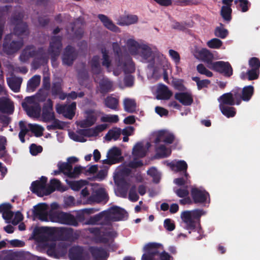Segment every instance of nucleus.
<instances>
[{"label": "nucleus", "mask_w": 260, "mask_h": 260, "mask_svg": "<svg viewBox=\"0 0 260 260\" xmlns=\"http://www.w3.org/2000/svg\"><path fill=\"white\" fill-rule=\"evenodd\" d=\"M126 47L129 53L143 62H149L153 59L151 48L147 45H140L133 39L126 41Z\"/></svg>", "instance_id": "f257e3e1"}, {"label": "nucleus", "mask_w": 260, "mask_h": 260, "mask_svg": "<svg viewBox=\"0 0 260 260\" xmlns=\"http://www.w3.org/2000/svg\"><path fill=\"white\" fill-rule=\"evenodd\" d=\"M46 181L47 178L42 177L40 180L33 182L30 187L31 190L38 196L42 197L49 194L55 190L63 191L67 189L66 187L61 186L60 181L58 180L55 179L51 180L50 184L48 186L46 185Z\"/></svg>", "instance_id": "f03ea898"}, {"label": "nucleus", "mask_w": 260, "mask_h": 260, "mask_svg": "<svg viewBox=\"0 0 260 260\" xmlns=\"http://www.w3.org/2000/svg\"><path fill=\"white\" fill-rule=\"evenodd\" d=\"M145 253L142 260H171V256L164 251L161 245L150 243L144 247Z\"/></svg>", "instance_id": "7ed1b4c3"}, {"label": "nucleus", "mask_w": 260, "mask_h": 260, "mask_svg": "<svg viewBox=\"0 0 260 260\" xmlns=\"http://www.w3.org/2000/svg\"><path fill=\"white\" fill-rule=\"evenodd\" d=\"M78 158L71 156L67 158V162H59L57 164L58 169L65 175L70 178H76L81 174L82 168L80 166H76L72 169V165L77 162Z\"/></svg>", "instance_id": "20e7f679"}, {"label": "nucleus", "mask_w": 260, "mask_h": 260, "mask_svg": "<svg viewBox=\"0 0 260 260\" xmlns=\"http://www.w3.org/2000/svg\"><path fill=\"white\" fill-rule=\"evenodd\" d=\"M205 214L202 210L184 211L181 213L180 217L187 230L194 228L196 223L200 217Z\"/></svg>", "instance_id": "39448f33"}, {"label": "nucleus", "mask_w": 260, "mask_h": 260, "mask_svg": "<svg viewBox=\"0 0 260 260\" xmlns=\"http://www.w3.org/2000/svg\"><path fill=\"white\" fill-rule=\"evenodd\" d=\"M149 147V144L148 143L144 145L140 143L135 145L132 154L133 160L129 164V168H136L142 165V162L138 158L145 155Z\"/></svg>", "instance_id": "423d86ee"}, {"label": "nucleus", "mask_w": 260, "mask_h": 260, "mask_svg": "<svg viewBox=\"0 0 260 260\" xmlns=\"http://www.w3.org/2000/svg\"><path fill=\"white\" fill-rule=\"evenodd\" d=\"M38 96L28 97L22 103V107L27 115L32 117H39L41 114V108L38 104Z\"/></svg>", "instance_id": "0eeeda50"}, {"label": "nucleus", "mask_w": 260, "mask_h": 260, "mask_svg": "<svg viewBox=\"0 0 260 260\" xmlns=\"http://www.w3.org/2000/svg\"><path fill=\"white\" fill-rule=\"evenodd\" d=\"M11 206L9 204H2L0 206V212L7 223L12 222L17 224L23 219L22 215L17 212L15 215L11 212Z\"/></svg>", "instance_id": "6e6552de"}, {"label": "nucleus", "mask_w": 260, "mask_h": 260, "mask_svg": "<svg viewBox=\"0 0 260 260\" xmlns=\"http://www.w3.org/2000/svg\"><path fill=\"white\" fill-rule=\"evenodd\" d=\"M20 132L19 137L20 141L24 143L25 140L24 136L30 131L36 137H40L43 135L44 128L41 125L37 124H28L26 125L25 122L21 121L19 122Z\"/></svg>", "instance_id": "1a4fd4ad"}, {"label": "nucleus", "mask_w": 260, "mask_h": 260, "mask_svg": "<svg viewBox=\"0 0 260 260\" xmlns=\"http://www.w3.org/2000/svg\"><path fill=\"white\" fill-rule=\"evenodd\" d=\"M50 221L62 224L71 225H75L76 224V220L73 216L62 212L50 213Z\"/></svg>", "instance_id": "9d476101"}, {"label": "nucleus", "mask_w": 260, "mask_h": 260, "mask_svg": "<svg viewBox=\"0 0 260 260\" xmlns=\"http://www.w3.org/2000/svg\"><path fill=\"white\" fill-rule=\"evenodd\" d=\"M122 159L121 152L119 148L113 147L107 152V158L103 160L104 165L109 166L116 164L121 161Z\"/></svg>", "instance_id": "9b49d317"}, {"label": "nucleus", "mask_w": 260, "mask_h": 260, "mask_svg": "<svg viewBox=\"0 0 260 260\" xmlns=\"http://www.w3.org/2000/svg\"><path fill=\"white\" fill-rule=\"evenodd\" d=\"M209 68L215 71L222 73L226 76H230L233 74L232 68L228 62L218 61L210 63Z\"/></svg>", "instance_id": "f8f14e48"}, {"label": "nucleus", "mask_w": 260, "mask_h": 260, "mask_svg": "<svg viewBox=\"0 0 260 260\" xmlns=\"http://www.w3.org/2000/svg\"><path fill=\"white\" fill-rule=\"evenodd\" d=\"M191 195L195 203H209V194L203 189L192 187L191 190Z\"/></svg>", "instance_id": "ddd939ff"}, {"label": "nucleus", "mask_w": 260, "mask_h": 260, "mask_svg": "<svg viewBox=\"0 0 260 260\" xmlns=\"http://www.w3.org/2000/svg\"><path fill=\"white\" fill-rule=\"evenodd\" d=\"M241 101V99L237 93H225L218 99L219 107L221 105L226 106L225 105H233L236 104L238 105L240 104Z\"/></svg>", "instance_id": "4468645a"}, {"label": "nucleus", "mask_w": 260, "mask_h": 260, "mask_svg": "<svg viewBox=\"0 0 260 260\" xmlns=\"http://www.w3.org/2000/svg\"><path fill=\"white\" fill-rule=\"evenodd\" d=\"M174 98L183 106H190L193 102V96L189 91L177 92L174 94Z\"/></svg>", "instance_id": "2eb2a0df"}, {"label": "nucleus", "mask_w": 260, "mask_h": 260, "mask_svg": "<svg viewBox=\"0 0 260 260\" xmlns=\"http://www.w3.org/2000/svg\"><path fill=\"white\" fill-rule=\"evenodd\" d=\"M193 54L197 58L206 62L209 68L210 63L213 62H212V60L214 59L213 54L206 48L197 49L194 51Z\"/></svg>", "instance_id": "dca6fc26"}, {"label": "nucleus", "mask_w": 260, "mask_h": 260, "mask_svg": "<svg viewBox=\"0 0 260 260\" xmlns=\"http://www.w3.org/2000/svg\"><path fill=\"white\" fill-rule=\"evenodd\" d=\"M106 216L112 220H119L127 216L126 212L121 208L114 207L110 208L106 213Z\"/></svg>", "instance_id": "f3484780"}, {"label": "nucleus", "mask_w": 260, "mask_h": 260, "mask_svg": "<svg viewBox=\"0 0 260 260\" xmlns=\"http://www.w3.org/2000/svg\"><path fill=\"white\" fill-rule=\"evenodd\" d=\"M155 135L156 137V143H159L163 142L167 144H171L174 139L173 134L167 130L158 131L155 133Z\"/></svg>", "instance_id": "a211bd4d"}, {"label": "nucleus", "mask_w": 260, "mask_h": 260, "mask_svg": "<svg viewBox=\"0 0 260 260\" xmlns=\"http://www.w3.org/2000/svg\"><path fill=\"white\" fill-rule=\"evenodd\" d=\"M56 109L58 113L62 114L69 119H72L75 115L76 103H73L68 106L58 105L56 106Z\"/></svg>", "instance_id": "6ab92c4d"}, {"label": "nucleus", "mask_w": 260, "mask_h": 260, "mask_svg": "<svg viewBox=\"0 0 260 260\" xmlns=\"http://www.w3.org/2000/svg\"><path fill=\"white\" fill-rule=\"evenodd\" d=\"M156 98L159 100H168L172 95V92L165 85L160 84L153 87Z\"/></svg>", "instance_id": "aec40b11"}, {"label": "nucleus", "mask_w": 260, "mask_h": 260, "mask_svg": "<svg viewBox=\"0 0 260 260\" xmlns=\"http://www.w3.org/2000/svg\"><path fill=\"white\" fill-rule=\"evenodd\" d=\"M35 214L42 221H50V214H48V206L45 204H40L36 206L35 208Z\"/></svg>", "instance_id": "412c9836"}, {"label": "nucleus", "mask_w": 260, "mask_h": 260, "mask_svg": "<svg viewBox=\"0 0 260 260\" xmlns=\"http://www.w3.org/2000/svg\"><path fill=\"white\" fill-rule=\"evenodd\" d=\"M95 120V116L92 112L86 113L85 119L77 121V124L79 128L84 129L93 124Z\"/></svg>", "instance_id": "4be33fe9"}, {"label": "nucleus", "mask_w": 260, "mask_h": 260, "mask_svg": "<svg viewBox=\"0 0 260 260\" xmlns=\"http://www.w3.org/2000/svg\"><path fill=\"white\" fill-rule=\"evenodd\" d=\"M167 165L169 166L173 171H184L185 177H188V174L186 173L187 164L185 161L175 160L171 162L167 163Z\"/></svg>", "instance_id": "5701e85b"}, {"label": "nucleus", "mask_w": 260, "mask_h": 260, "mask_svg": "<svg viewBox=\"0 0 260 260\" xmlns=\"http://www.w3.org/2000/svg\"><path fill=\"white\" fill-rule=\"evenodd\" d=\"M130 172L129 169L119 168L117 169L114 175V179L115 183L118 186H121L122 185L123 183L124 182V176L127 175Z\"/></svg>", "instance_id": "b1692460"}, {"label": "nucleus", "mask_w": 260, "mask_h": 260, "mask_svg": "<svg viewBox=\"0 0 260 260\" xmlns=\"http://www.w3.org/2000/svg\"><path fill=\"white\" fill-rule=\"evenodd\" d=\"M138 21L137 16L135 15H124L117 19V23L120 25H129L137 23Z\"/></svg>", "instance_id": "393cba45"}, {"label": "nucleus", "mask_w": 260, "mask_h": 260, "mask_svg": "<svg viewBox=\"0 0 260 260\" xmlns=\"http://www.w3.org/2000/svg\"><path fill=\"white\" fill-rule=\"evenodd\" d=\"M86 129H79L76 132H69L70 138L75 141L83 142L86 141V137H88L86 134Z\"/></svg>", "instance_id": "a878e982"}, {"label": "nucleus", "mask_w": 260, "mask_h": 260, "mask_svg": "<svg viewBox=\"0 0 260 260\" xmlns=\"http://www.w3.org/2000/svg\"><path fill=\"white\" fill-rule=\"evenodd\" d=\"M47 107H45L43 110V118L45 121L55 120L53 113L52 112V104L50 100L47 101Z\"/></svg>", "instance_id": "bb28decb"}, {"label": "nucleus", "mask_w": 260, "mask_h": 260, "mask_svg": "<svg viewBox=\"0 0 260 260\" xmlns=\"http://www.w3.org/2000/svg\"><path fill=\"white\" fill-rule=\"evenodd\" d=\"M108 126V124L106 123L98 125L94 128L86 129V134L88 137L97 136L100 133L105 130Z\"/></svg>", "instance_id": "cd10ccee"}, {"label": "nucleus", "mask_w": 260, "mask_h": 260, "mask_svg": "<svg viewBox=\"0 0 260 260\" xmlns=\"http://www.w3.org/2000/svg\"><path fill=\"white\" fill-rule=\"evenodd\" d=\"M91 252L95 260H104L108 256L106 250L98 247L91 248Z\"/></svg>", "instance_id": "c85d7f7f"}, {"label": "nucleus", "mask_w": 260, "mask_h": 260, "mask_svg": "<svg viewBox=\"0 0 260 260\" xmlns=\"http://www.w3.org/2000/svg\"><path fill=\"white\" fill-rule=\"evenodd\" d=\"M75 58V53L71 47L66 48L63 56L62 60L64 64L70 65Z\"/></svg>", "instance_id": "c756f323"}, {"label": "nucleus", "mask_w": 260, "mask_h": 260, "mask_svg": "<svg viewBox=\"0 0 260 260\" xmlns=\"http://www.w3.org/2000/svg\"><path fill=\"white\" fill-rule=\"evenodd\" d=\"M121 134V131L118 127H114L110 129L105 135L104 139L106 141L116 140Z\"/></svg>", "instance_id": "7c9ffc66"}, {"label": "nucleus", "mask_w": 260, "mask_h": 260, "mask_svg": "<svg viewBox=\"0 0 260 260\" xmlns=\"http://www.w3.org/2000/svg\"><path fill=\"white\" fill-rule=\"evenodd\" d=\"M156 152L158 157H165L170 155L171 150L169 147H166L163 144L156 143Z\"/></svg>", "instance_id": "2f4dec72"}, {"label": "nucleus", "mask_w": 260, "mask_h": 260, "mask_svg": "<svg viewBox=\"0 0 260 260\" xmlns=\"http://www.w3.org/2000/svg\"><path fill=\"white\" fill-rule=\"evenodd\" d=\"M99 18L108 29L115 32L118 31V28L106 16L99 15Z\"/></svg>", "instance_id": "473e14b6"}, {"label": "nucleus", "mask_w": 260, "mask_h": 260, "mask_svg": "<svg viewBox=\"0 0 260 260\" xmlns=\"http://www.w3.org/2000/svg\"><path fill=\"white\" fill-rule=\"evenodd\" d=\"M114 67L118 68V69H123L125 72H132L134 71V65L133 62L129 60L127 61L126 64H122L120 62V60L116 61L115 63H112V64Z\"/></svg>", "instance_id": "72a5a7b5"}, {"label": "nucleus", "mask_w": 260, "mask_h": 260, "mask_svg": "<svg viewBox=\"0 0 260 260\" xmlns=\"http://www.w3.org/2000/svg\"><path fill=\"white\" fill-rule=\"evenodd\" d=\"M221 15L224 21L228 22L231 20L232 9L230 5H223L220 11Z\"/></svg>", "instance_id": "f704fd0d"}, {"label": "nucleus", "mask_w": 260, "mask_h": 260, "mask_svg": "<svg viewBox=\"0 0 260 260\" xmlns=\"http://www.w3.org/2000/svg\"><path fill=\"white\" fill-rule=\"evenodd\" d=\"M21 79L19 78H12L8 80V83L10 88L14 92H18L19 90Z\"/></svg>", "instance_id": "c9c22d12"}, {"label": "nucleus", "mask_w": 260, "mask_h": 260, "mask_svg": "<svg viewBox=\"0 0 260 260\" xmlns=\"http://www.w3.org/2000/svg\"><path fill=\"white\" fill-rule=\"evenodd\" d=\"M105 104L109 108L114 110H117L118 100L114 97L108 96L105 100Z\"/></svg>", "instance_id": "e433bc0d"}, {"label": "nucleus", "mask_w": 260, "mask_h": 260, "mask_svg": "<svg viewBox=\"0 0 260 260\" xmlns=\"http://www.w3.org/2000/svg\"><path fill=\"white\" fill-rule=\"evenodd\" d=\"M253 87L252 86L244 87L242 90V100L244 101H248L253 93Z\"/></svg>", "instance_id": "4c0bfd02"}, {"label": "nucleus", "mask_w": 260, "mask_h": 260, "mask_svg": "<svg viewBox=\"0 0 260 260\" xmlns=\"http://www.w3.org/2000/svg\"><path fill=\"white\" fill-rule=\"evenodd\" d=\"M124 110L128 112H134L136 108V103L134 100L125 99L123 101Z\"/></svg>", "instance_id": "58836bf2"}, {"label": "nucleus", "mask_w": 260, "mask_h": 260, "mask_svg": "<svg viewBox=\"0 0 260 260\" xmlns=\"http://www.w3.org/2000/svg\"><path fill=\"white\" fill-rule=\"evenodd\" d=\"M66 181L71 188L74 190H78L81 188H84L87 185H88L87 182L85 180H80L77 181H68V180H66Z\"/></svg>", "instance_id": "ea45409f"}, {"label": "nucleus", "mask_w": 260, "mask_h": 260, "mask_svg": "<svg viewBox=\"0 0 260 260\" xmlns=\"http://www.w3.org/2000/svg\"><path fill=\"white\" fill-rule=\"evenodd\" d=\"M116 236V234L113 231H108L102 235V237L99 240L101 242L105 243H110L112 242L113 239Z\"/></svg>", "instance_id": "a19ab883"}, {"label": "nucleus", "mask_w": 260, "mask_h": 260, "mask_svg": "<svg viewBox=\"0 0 260 260\" xmlns=\"http://www.w3.org/2000/svg\"><path fill=\"white\" fill-rule=\"evenodd\" d=\"M41 77L39 76H34L32 77L28 82L27 83V89L29 90H34L40 83Z\"/></svg>", "instance_id": "79ce46f5"}, {"label": "nucleus", "mask_w": 260, "mask_h": 260, "mask_svg": "<svg viewBox=\"0 0 260 260\" xmlns=\"http://www.w3.org/2000/svg\"><path fill=\"white\" fill-rule=\"evenodd\" d=\"M219 108L221 113L228 118L234 117L236 114L235 109L233 107L221 105Z\"/></svg>", "instance_id": "37998d69"}, {"label": "nucleus", "mask_w": 260, "mask_h": 260, "mask_svg": "<svg viewBox=\"0 0 260 260\" xmlns=\"http://www.w3.org/2000/svg\"><path fill=\"white\" fill-rule=\"evenodd\" d=\"M60 39L59 38H54L52 39L50 48L52 52L58 53L61 47Z\"/></svg>", "instance_id": "c03bdc74"}, {"label": "nucleus", "mask_w": 260, "mask_h": 260, "mask_svg": "<svg viewBox=\"0 0 260 260\" xmlns=\"http://www.w3.org/2000/svg\"><path fill=\"white\" fill-rule=\"evenodd\" d=\"M9 38V37L8 36L7 37V38L6 39V42L4 45V47L5 50L6 52H7L8 53H10L12 52L15 51L16 50H18L19 48H20V47L22 45V43L21 42H17L16 43V42H13L10 44V47L12 50V51L8 50V49L9 48V46H8V44H7V41Z\"/></svg>", "instance_id": "a18cd8bd"}, {"label": "nucleus", "mask_w": 260, "mask_h": 260, "mask_svg": "<svg viewBox=\"0 0 260 260\" xmlns=\"http://www.w3.org/2000/svg\"><path fill=\"white\" fill-rule=\"evenodd\" d=\"M119 120L117 115L106 114L101 118V121L104 122L116 123Z\"/></svg>", "instance_id": "49530a36"}, {"label": "nucleus", "mask_w": 260, "mask_h": 260, "mask_svg": "<svg viewBox=\"0 0 260 260\" xmlns=\"http://www.w3.org/2000/svg\"><path fill=\"white\" fill-rule=\"evenodd\" d=\"M172 85L175 89L180 91H183L186 89V87L184 85V81L182 79H173Z\"/></svg>", "instance_id": "de8ad7c7"}, {"label": "nucleus", "mask_w": 260, "mask_h": 260, "mask_svg": "<svg viewBox=\"0 0 260 260\" xmlns=\"http://www.w3.org/2000/svg\"><path fill=\"white\" fill-rule=\"evenodd\" d=\"M161 59V66L162 67L165 74H166V72L168 70H171V66L168 60L163 55H160ZM165 79L167 78V75H165Z\"/></svg>", "instance_id": "09e8293b"}, {"label": "nucleus", "mask_w": 260, "mask_h": 260, "mask_svg": "<svg viewBox=\"0 0 260 260\" xmlns=\"http://www.w3.org/2000/svg\"><path fill=\"white\" fill-rule=\"evenodd\" d=\"M148 175L153 179V182L157 183L160 178V173L154 168H151L147 171Z\"/></svg>", "instance_id": "8fccbe9b"}, {"label": "nucleus", "mask_w": 260, "mask_h": 260, "mask_svg": "<svg viewBox=\"0 0 260 260\" xmlns=\"http://www.w3.org/2000/svg\"><path fill=\"white\" fill-rule=\"evenodd\" d=\"M222 44V41L216 38L212 39L207 42V46L212 49H218Z\"/></svg>", "instance_id": "3c124183"}, {"label": "nucleus", "mask_w": 260, "mask_h": 260, "mask_svg": "<svg viewBox=\"0 0 260 260\" xmlns=\"http://www.w3.org/2000/svg\"><path fill=\"white\" fill-rule=\"evenodd\" d=\"M228 30L223 27L222 24L217 27L215 30V35L221 38H224L228 35Z\"/></svg>", "instance_id": "603ef678"}, {"label": "nucleus", "mask_w": 260, "mask_h": 260, "mask_svg": "<svg viewBox=\"0 0 260 260\" xmlns=\"http://www.w3.org/2000/svg\"><path fill=\"white\" fill-rule=\"evenodd\" d=\"M168 53L174 63H180L181 59L180 56L176 51L173 49H170L168 51Z\"/></svg>", "instance_id": "864d4df0"}, {"label": "nucleus", "mask_w": 260, "mask_h": 260, "mask_svg": "<svg viewBox=\"0 0 260 260\" xmlns=\"http://www.w3.org/2000/svg\"><path fill=\"white\" fill-rule=\"evenodd\" d=\"M197 70L200 74L205 75L207 77H211L213 75L212 73L207 69L202 64H199L197 67Z\"/></svg>", "instance_id": "5fc2aeb1"}, {"label": "nucleus", "mask_w": 260, "mask_h": 260, "mask_svg": "<svg viewBox=\"0 0 260 260\" xmlns=\"http://www.w3.org/2000/svg\"><path fill=\"white\" fill-rule=\"evenodd\" d=\"M164 226L167 231H172L175 228V225L174 221L169 218L166 219L164 220Z\"/></svg>", "instance_id": "6e6d98bb"}, {"label": "nucleus", "mask_w": 260, "mask_h": 260, "mask_svg": "<svg viewBox=\"0 0 260 260\" xmlns=\"http://www.w3.org/2000/svg\"><path fill=\"white\" fill-rule=\"evenodd\" d=\"M248 79L252 80L258 78L259 75V69H251L247 72Z\"/></svg>", "instance_id": "4d7b16f0"}, {"label": "nucleus", "mask_w": 260, "mask_h": 260, "mask_svg": "<svg viewBox=\"0 0 260 260\" xmlns=\"http://www.w3.org/2000/svg\"><path fill=\"white\" fill-rule=\"evenodd\" d=\"M239 2V6L241 9L242 12H245L248 11L249 4L247 0H236L235 1V3H237Z\"/></svg>", "instance_id": "13d9d810"}, {"label": "nucleus", "mask_w": 260, "mask_h": 260, "mask_svg": "<svg viewBox=\"0 0 260 260\" xmlns=\"http://www.w3.org/2000/svg\"><path fill=\"white\" fill-rule=\"evenodd\" d=\"M174 190L176 194L180 198L185 197L188 194V191L186 188H174Z\"/></svg>", "instance_id": "bf43d9fd"}, {"label": "nucleus", "mask_w": 260, "mask_h": 260, "mask_svg": "<svg viewBox=\"0 0 260 260\" xmlns=\"http://www.w3.org/2000/svg\"><path fill=\"white\" fill-rule=\"evenodd\" d=\"M103 53V65L105 66L108 70H110V61L109 59V56L108 55V53L106 50L102 51Z\"/></svg>", "instance_id": "052dcab7"}, {"label": "nucleus", "mask_w": 260, "mask_h": 260, "mask_svg": "<svg viewBox=\"0 0 260 260\" xmlns=\"http://www.w3.org/2000/svg\"><path fill=\"white\" fill-rule=\"evenodd\" d=\"M249 64L251 69H259L260 67L259 60L255 57H253L249 60Z\"/></svg>", "instance_id": "680f3d73"}, {"label": "nucleus", "mask_w": 260, "mask_h": 260, "mask_svg": "<svg viewBox=\"0 0 260 260\" xmlns=\"http://www.w3.org/2000/svg\"><path fill=\"white\" fill-rule=\"evenodd\" d=\"M42 151V148L40 146H37L35 144H32L30 146V152L33 155H36Z\"/></svg>", "instance_id": "e2e57ef3"}, {"label": "nucleus", "mask_w": 260, "mask_h": 260, "mask_svg": "<svg viewBox=\"0 0 260 260\" xmlns=\"http://www.w3.org/2000/svg\"><path fill=\"white\" fill-rule=\"evenodd\" d=\"M100 86L103 91H108L112 87V83L108 80H105L100 84Z\"/></svg>", "instance_id": "0e129e2a"}, {"label": "nucleus", "mask_w": 260, "mask_h": 260, "mask_svg": "<svg viewBox=\"0 0 260 260\" xmlns=\"http://www.w3.org/2000/svg\"><path fill=\"white\" fill-rule=\"evenodd\" d=\"M139 197L136 192V188H132L129 192L128 199L132 202H136L138 200Z\"/></svg>", "instance_id": "69168bd1"}, {"label": "nucleus", "mask_w": 260, "mask_h": 260, "mask_svg": "<svg viewBox=\"0 0 260 260\" xmlns=\"http://www.w3.org/2000/svg\"><path fill=\"white\" fill-rule=\"evenodd\" d=\"M155 112L160 116H167L168 114V111L160 107H156L155 108Z\"/></svg>", "instance_id": "338daca9"}, {"label": "nucleus", "mask_w": 260, "mask_h": 260, "mask_svg": "<svg viewBox=\"0 0 260 260\" xmlns=\"http://www.w3.org/2000/svg\"><path fill=\"white\" fill-rule=\"evenodd\" d=\"M210 83V81L207 79L200 80L197 85L198 88L199 90H201L203 88L208 87Z\"/></svg>", "instance_id": "774afa93"}]
</instances>
